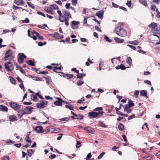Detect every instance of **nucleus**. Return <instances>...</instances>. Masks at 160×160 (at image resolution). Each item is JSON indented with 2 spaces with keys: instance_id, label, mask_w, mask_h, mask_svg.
<instances>
[{
  "instance_id": "59",
  "label": "nucleus",
  "mask_w": 160,
  "mask_h": 160,
  "mask_svg": "<svg viewBox=\"0 0 160 160\" xmlns=\"http://www.w3.org/2000/svg\"><path fill=\"white\" fill-rule=\"evenodd\" d=\"M2 160H9V158L8 156H5L2 158Z\"/></svg>"
},
{
  "instance_id": "51",
  "label": "nucleus",
  "mask_w": 160,
  "mask_h": 160,
  "mask_svg": "<svg viewBox=\"0 0 160 160\" xmlns=\"http://www.w3.org/2000/svg\"><path fill=\"white\" fill-rule=\"evenodd\" d=\"M81 142L79 141H77L76 145V147L77 148H79L81 146Z\"/></svg>"
},
{
  "instance_id": "37",
  "label": "nucleus",
  "mask_w": 160,
  "mask_h": 160,
  "mask_svg": "<svg viewBox=\"0 0 160 160\" xmlns=\"http://www.w3.org/2000/svg\"><path fill=\"white\" fill-rule=\"evenodd\" d=\"M129 44L133 45H138V44L139 42L137 40H134L133 41H129Z\"/></svg>"
},
{
  "instance_id": "20",
  "label": "nucleus",
  "mask_w": 160,
  "mask_h": 160,
  "mask_svg": "<svg viewBox=\"0 0 160 160\" xmlns=\"http://www.w3.org/2000/svg\"><path fill=\"white\" fill-rule=\"evenodd\" d=\"M25 114L24 110L22 109H20L18 111V115L19 118H21Z\"/></svg>"
},
{
  "instance_id": "22",
  "label": "nucleus",
  "mask_w": 160,
  "mask_h": 160,
  "mask_svg": "<svg viewBox=\"0 0 160 160\" xmlns=\"http://www.w3.org/2000/svg\"><path fill=\"white\" fill-rule=\"evenodd\" d=\"M157 23L152 22L148 25V27L149 28H151V31H152L154 28L157 27Z\"/></svg>"
},
{
  "instance_id": "18",
  "label": "nucleus",
  "mask_w": 160,
  "mask_h": 160,
  "mask_svg": "<svg viewBox=\"0 0 160 160\" xmlns=\"http://www.w3.org/2000/svg\"><path fill=\"white\" fill-rule=\"evenodd\" d=\"M71 118L73 119H78L81 120L83 118V115H80V114L77 115L76 114L74 117L72 116Z\"/></svg>"
},
{
  "instance_id": "61",
  "label": "nucleus",
  "mask_w": 160,
  "mask_h": 160,
  "mask_svg": "<svg viewBox=\"0 0 160 160\" xmlns=\"http://www.w3.org/2000/svg\"><path fill=\"white\" fill-rule=\"evenodd\" d=\"M13 9L15 10H17L20 9H21L22 8L21 7H18L15 5H13Z\"/></svg>"
},
{
  "instance_id": "32",
  "label": "nucleus",
  "mask_w": 160,
  "mask_h": 160,
  "mask_svg": "<svg viewBox=\"0 0 160 160\" xmlns=\"http://www.w3.org/2000/svg\"><path fill=\"white\" fill-rule=\"evenodd\" d=\"M26 62L32 66H35V65L34 62L31 60H29L28 61H26Z\"/></svg>"
},
{
  "instance_id": "26",
  "label": "nucleus",
  "mask_w": 160,
  "mask_h": 160,
  "mask_svg": "<svg viewBox=\"0 0 160 160\" xmlns=\"http://www.w3.org/2000/svg\"><path fill=\"white\" fill-rule=\"evenodd\" d=\"M32 100L34 102H37L38 99L37 98V96L34 94H32L31 95Z\"/></svg>"
},
{
  "instance_id": "16",
  "label": "nucleus",
  "mask_w": 160,
  "mask_h": 160,
  "mask_svg": "<svg viewBox=\"0 0 160 160\" xmlns=\"http://www.w3.org/2000/svg\"><path fill=\"white\" fill-rule=\"evenodd\" d=\"M104 12L102 10L97 12L96 13V15L100 18H102Z\"/></svg>"
},
{
  "instance_id": "47",
  "label": "nucleus",
  "mask_w": 160,
  "mask_h": 160,
  "mask_svg": "<svg viewBox=\"0 0 160 160\" xmlns=\"http://www.w3.org/2000/svg\"><path fill=\"white\" fill-rule=\"evenodd\" d=\"M104 38L108 42H112V40L109 39L108 37L106 35H105L104 36Z\"/></svg>"
},
{
  "instance_id": "23",
  "label": "nucleus",
  "mask_w": 160,
  "mask_h": 160,
  "mask_svg": "<svg viewBox=\"0 0 160 160\" xmlns=\"http://www.w3.org/2000/svg\"><path fill=\"white\" fill-rule=\"evenodd\" d=\"M140 95L144 96L147 98H148L147 95V92L145 90H142L140 92Z\"/></svg>"
},
{
  "instance_id": "50",
  "label": "nucleus",
  "mask_w": 160,
  "mask_h": 160,
  "mask_svg": "<svg viewBox=\"0 0 160 160\" xmlns=\"http://www.w3.org/2000/svg\"><path fill=\"white\" fill-rule=\"evenodd\" d=\"M84 83V82L81 80H78L77 81V84L78 86H80L82 84Z\"/></svg>"
},
{
  "instance_id": "39",
  "label": "nucleus",
  "mask_w": 160,
  "mask_h": 160,
  "mask_svg": "<svg viewBox=\"0 0 160 160\" xmlns=\"http://www.w3.org/2000/svg\"><path fill=\"white\" fill-rule=\"evenodd\" d=\"M27 3L28 5V6L29 7L31 8H32L33 9L35 8V7L34 6V5L31 2H27Z\"/></svg>"
},
{
  "instance_id": "62",
  "label": "nucleus",
  "mask_w": 160,
  "mask_h": 160,
  "mask_svg": "<svg viewBox=\"0 0 160 160\" xmlns=\"http://www.w3.org/2000/svg\"><path fill=\"white\" fill-rule=\"evenodd\" d=\"M32 33L33 35H35L36 36H38L39 35V33L34 30H33L32 32Z\"/></svg>"
},
{
  "instance_id": "29",
  "label": "nucleus",
  "mask_w": 160,
  "mask_h": 160,
  "mask_svg": "<svg viewBox=\"0 0 160 160\" xmlns=\"http://www.w3.org/2000/svg\"><path fill=\"white\" fill-rule=\"evenodd\" d=\"M126 62L129 65H131L132 63V61L130 57H128L126 59Z\"/></svg>"
},
{
  "instance_id": "33",
  "label": "nucleus",
  "mask_w": 160,
  "mask_h": 160,
  "mask_svg": "<svg viewBox=\"0 0 160 160\" xmlns=\"http://www.w3.org/2000/svg\"><path fill=\"white\" fill-rule=\"evenodd\" d=\"M33 80L35 81H43V79L40 77H33Z\"/></svg>"
},
{
  "instance_id": "36",
  "label": "nucleus",
  "mask_w": 160,
  "mask_h": 160,
  "mask_svg": "<svg viewBox=\"0 0 160 160\" xmlns=\"http://www.w3.org/2000/svg\"><path fill=\"white\" fill-rule=\"evenodd\" d=\"M62 102H60L59 101H56L54 102V104L57 106H60L62 105Z\"/></svg>"
},
{
  "instance_id": "41",
  "label": "nucleus",
  "mask_w": 160,
  "mask_h": 160,
  "mask_svg": "<svg viewBox=\"0 0 160 160\" xmlns=\"http://www.w3.org/2000/svg\"><path fill=\"white\" fill-rule=\"evenodd\" d=\"M90 63L91 64L93 63V62L90 60V58H88V62H87L85 63V65L87 66H89L90 65Z\"/></svg>"
},
{
  "instance_id": "64",
  "label": "nucleus",
  "mask_w": 160,
  "mask_h": 160,
  "mask_svg": "<svg viewBox=\"0 0 160 160\" xmlns=\"http://www.w3.org/2000/svg\"><path fill=\"white\" fill-rule=\"evenodd\" d=\"M92 155L90 153H88L86 157V160H88L90 159V158H91Z\"/></svg>"
},
{
  "instance_id": "56",
  "label": "nucleus",
  "mask_w": 160,
  "mask_h": 160,
  "mask_svg": "<svg viewBox=\"0 0 160 160\" xmlns=\"http://www.w3.org/2000/svg\"><path fill=\"white\" fill-rule=\"evenodd\" d=\"M131 107L128 104L126 105L124 109V111L126 110V109H129Z\"/></svg>"
},
{
  "instance_id": "6",
  "label": "nucleus",
  "mask_w": 160,
  "mask_h": 160,
  "mask_svg": "<svg viewBox=\"0 0 160 160\" xmlns=\"http://www.w3.org/2000/svg\"><path fill=\"white\" fill-rule=\"evenodd\" d=\"M18 62L19 63H22L23 62L24 59H26V56L22 53H20L18 54Z\"/></svg>"
},
{
  "instance_id": "31",
  "label": "nucleus",
  "mask_w": 160,
  "mask_h": 160,
  "mask_svg": "<svg viewBox=\"0 0 160 160\" xmlns=\"http://www.w3.org/2000/svg\"><path fill=\"white\" fill-rule=\"evenodd\" d=\"M118 128L120 131H123L124 129V126L122 123H120L118 125Z\"/></svg>"
},
{
  "instance_id": "21",
  "label": "nucleus",
  "mask_w": 160,
  "mask_h": 160,
  "mask_svg": "<svg viewBox=\"0 0 160 160\" xmlns=\"http://www.w3.org/2000/svg\"><path fill=\"white\" fill-rule=\"evenodd\" d=\"M9 121L11 122H13L18 120L17 117L15 115H10L9 117Z\"/></svg>"
},
{
  "instance_id": "10",
  "label": "nucleus",
  "mask_w": 160,
  "mask_h": 160,
  "mask_svg": "<svg viewBox=\"0 0 160 160\" xmlns=\"http://www.w3.org/2000/svg\"><path fill=\"white\" fill-rule=\"evenodd\" d=\"M33 108L31 106H27L24 110L25 114H29L32 112V110Z\"/></svg>"
},
{
  "instance_id": "25",
  "label": "nucleus",
  "mask_w": 160,
  "mask_h": 160,
  "mask_svg": "<svg viewBox=\"0 0 160 160\" xmlns=\"http://www.w3.org/2000/svg\"><path fill=\"white\" fill-rule=\"evenodd\" d=\"M114 40L117 43H122L124 41L123 39H120L118 37L114 38Z\"/></svg>"
},
{
  "instance_id": "60",
  "label": "nucleus",
  "mask_w": 160,
  "mask_h": 160,
  "mask_svg": "<svg viewBox=\"0 0 160 160\" xmlns=\"http://www.w3.org/2000/svg\"><path fill=\"white\" fill-rule=\"evenodd\" d=\"M135 117V115L134 114H132L128 118V120H130L134 118Z\"/></svg>"
},
{
  "instance_id": "42",
  "label": "nucleus",
  "mask_w": 160,
  "mask_h": 160,
  "mask_svg": "<svg viewBox=\"0 0 160 160\" xmlns=\"http://www.w3.org/2000/svg\"><path fill=\"white\" fill-rule=\"evenodd\" d=\"M128 103L129 105L131 106V107L134 106V103L130 99H129Z\"/></svg>"
},
{
  "instance_id": "49",
  "label": "nucleus",
  "mask_w": 160,
  "mask_h": 160,
  "mask_svg": "<svg viewBox=\"0 0 160 160\" xmlns=\"http://www.w3.org/2000/svg\"><path fill=\"white\" fill-rule=\"evenodd\" d=\"M156 8V7L155 5H152L151 6V9L152 11H155Z\"/></svg>"
},
{
  "instance_id": "48",
  "label": "nucleus",
  "mask_w": 160,
  "mask_h": 160,
  "mask_svg": "<svg viewBox=\"0 0 160 160\" xmlns=\"http://www.w3.org/2000/svg\"><path fill=\"white\" fill-rule=\"evenodd\" d=\"M103 109V108L102 107H98V108H95L93 111H101Z\"/></svg>"
},
{
  "instance_id": "63",
  "label": "nucleus",
  "mask_w": 160,
  "mask_h": 160,
  "mask_svg": "<svg viewBox=\"0 0 160 160\" xmlns=\"http://www.w3.org/2000/svg\"><path fill=\"white\" fill-rule=\"evenodd\" d=\"M56 157V156L55 154H52V155H50L49 158L50 159H52L55 158Z\"/></svg>"
},
{
  "instance_id": "1",
  "label": "nucleus",
  "mask_w": 160,
  "mask_h": 160,
  "mask_svg": "<svg viewBox=\"0 0 160 160\" xmlns=\"http://www.w3.org/2000/svg\"><path fill=\"white\" fill-rule=\"evenodd\" d=\"M62 15L61 17L59 18V20L61 22H65V24L67 26L69 25V19L71 18L70 13L67 11H62Z\"/></svg>"
},
{
  "instance_id": "40",
  "label": "nucleus",
  "mask_w": 160,
  "mask_h": 160,
  "mask_svg": "<svg viewBox=\"0 0 160 160\" xmlns=\"http://www.w3.org/2000/svg\"><path fill=\"white\" fill-rule=\"evenodd\" d=\"M86 75V74L85 73H81L80 74H79V76H78V77H77V78H79L80 79H81L83 77L85 76Z\"/></svg>"
},
{
  "instance_id": "9",
  "label": "nucleus",
  "mask_w": 160,
  "mask_h": 160,
  "mask_svg": "<svg viewBox=\"0 0 160 160\" xmlns=\"http://www.w3.org/2000/svg\"><path fill=\"white\" fill-rule=\"evenodd\" d=\"M84 130L86 131V132L88 133L94 134L95 133L93 128L91 127H85L84 128Z\"/></svg>"
},
{
  "instance_id": "19",
  "label": "nucleus",
  "mask_w": 160,
  "mask_h": 160,
  "mask_svg": "<svg viewBox=\"0 0 160 160\" xmlns=\"http://www.w3.org/2000/svg\"><path fill=\"white\" fill-rule=\"evenodd\" d=\"M152 31V32L154 34H158L160 33V28L158 27V25H157V27H156L155 28H154V29Z\"/></svg>"
},
{
  "instance_id": "53",
  "label": "nucleus",
  "mask_w": 160,
  "mask_h": 160,
  "mask_svg": "<svg viewBox=\"0 0 160 160\" xmlns=\"http://www.w3.org/2000/svg\"><path fill=\"white\" fill-rule=\"evenodd\" d=\"M45 11L47 12L48 13L50 10H51V8H50V7H46L45 8Z\"/></svg>"
},
{
  "instance_id": "2",
  "label": "nucleus",
  "mask_w": 160,
  "mask_h": 160,
  "mask_svg": "<svg viewBox=\"0 0 160 160\" xmlns=\"http://www.w3.org/2000/svg\"><path fill=\"white\" fill-rule=\"evenodd\" d=\"M114 32L117 35L121 37H124L127 35V32L121 26H118L115 28Z\"/></svg>"
},
{
  "instance_id": "52",
  "label": "nucleus",
  "mask_w": 160,
  "mask_h": 160,
  "mask_svg": "<svg viewBox=\"0 0 160 160\" xmlns=\"http://www.w3.org/2000/svg\"><path fill=\"white\" fill-rule=\"evenodd\" d=\"M65 107L66 108H68L70 110H73L74 108L72 106H69L68 105H65Z\"/></svg>"
},
{
  "instance_id": "57",
  "label": "nucleus",
  "mask_w": 160,
  "mask_h": 160,
  "mask_svg": "<svg viewBox=\"0 0 160 160\" xmlns=\"http://www.w3.org/2000/svg\"><path fill=\"white\" fill-rule=\"evenodd\" d=\"M105 153L104 152H102L98 157V159H100L105 154Z\"/></svg>"
},
{
  "instance_id": "12",
  "label": "nucleus",
  "mask_w": 160,
  "mask_h": 160,
  "mask_svg": "<svg viewBox=\"0 0 160 160\" xmlns=\"http://www.w3.org/2000/svg\"><path fill=\"white\" fill-rule=\"evenodd\" d=\"M79 24V21H73L71 22V27L73 29H76L77 28V27L75 26L76 25H78Z\"/></svg>"
},
{
  "instance_id": "14",
  "label": "nucleus",
  "mask_w": 160,
  "mask_h": 160,
  "mask_svg": "<svg viewBox=\"0 0 160 160\" xmlns=\"http://www.w3.org/2000/svg\"><path fill=\"white\" fill-rule=\"evenodd\" d=\"M34 129L35 131L38 133H39L43 132L42 127L41 126H38Z\"/></svg>"
},
{
  "instance_id": "24",
  "label": "nucleus",
  "mask_w": 160,
  "mask_h": 160,
  "mask_svg": "<svg viewBox=\"0 0 160 160\" xmlns=\"http://www.w3.org/2000/svg\"><path fill=\"white\" fill-rule=\"evenodd\" d=\"M0 111L7 112L8 111V108L7 107L5 106L0 105Z\"/></svg>"
},
{
  "instance_id": "34",
  "label": "nucleus",
  "mask_w": 160,
  "mask_h": 160,
  "mask_svg": "<svg viewBox=\"0 0 160 160\" xmlns=\"http://www.w3.org/2000/svg\"><path fill=\"white\" fill-rule=\"evenodd\" d=\"M139 2L145 7L148 6L147 1L145 0H139Z\"/></svg>"
},
{
  "instance_id": "27",
  "label": "nucleus",
  "mask_w": 160,
  "mask_h": 160,
  "mask_svg": "<svg viewBox=\"0 0 160 160\" xmlns=\"http://www.w3.org/2000/svg\"><path fill=\"white\" fill-rule=\"evenodd\" d=\"M98 124L99 125L100 127L103 128L108 127V126L107 125H105V124L101 121H99L98 122Z\"/></svg>"
},
{
  "instance_id": "17",
  "label": "nucleus",
  "mask_w": 160,
  "mask_h": 160,
  "mask_svg": "<svg viewBox=\"0 0 160 160\" xmlns=\"http://www.w3.org/2000/svg\"><path fill=\"white\" fill-rule=\"evenodd\" d=\"M129 67H127V68H129ZM115 68L118 70L119 68H120L121 70H125L126 68V67L123 64H121L119 66L118 65L115 67Z\"/></svg>"
},
{
  "instance_id": "58",
  "label": "nucleus",
  "mask_w": 160,
  "mask_h": 160,
  "mask_svg": "<svg viewBox=\"0 0 160 160\" xmlns=\"http://www.w3.org/2000/svg\"><path fill=\"white\" fill-rule=\"evenodd\" d=\"M48 73V72L47 71H40L38 73L43 74H46Z\"/></svg>"
},
{
  "instance_id": "55",
  "label": "nucleus",
  "mask_w": 160,
  "mask_h": 160,
  "mask_svg": "<svg viewBox=\"0 0 160 160\" xmlns=\"http://www.w3.org/2000/svg\"><path fill=\"white\" fill-rule=\"evenodd\" d=\"M70 118H62L59 119V120L60 121H68L69 120Z\"/></svg>"
},
{
  "instance_id": "35",
  "label": "nucleus",
  "mask_w": 160,
  "mask_h": 160,
  "mask_svg": "<svg viewBox=\"0 0 160 160\" xmlns=\"http://www.w3.org/2000/svg\"><path fill=\"white\" fill-rule=\"evenodd\" d=\"M34 152V151L33 150L30 149L28 150V154L29 157H30L32 156V154Z\"/></svg>"
},
{
  "instance_id": "11",
  "label": "nucleus",
  "mask_w": 160,
  "mask_h": 160,
  "mask_svg": "<svg viewBox=\"0 0 160 160\" xmlns=\"http://www.w3.org/2000/svg\"><path fill=\"white\" fill-rule=\"evenodd\" d=\"M61 76H62L63 77L66 78L67 79H70L74 77L72 74H64L62 72H61Z\"/></svg>"
},
{
  "instance_id": "3",
  "label": "nucleus",
  "mask_w": 160,
  "mask_h": 160,
  "mask_svg": "<svg viewBox=\"0 0 160 160\" xmlns=\"http://www.w3.org/2000/svg\"><path fill=\"white\" fill-rule=\"evenodd\" d=\"M104 113L103 111H98V112H91L88 113V117L89 118H96L98 116H102Z\"/></svg>"
},
{
  "instance_id": "46",
  "label": "nucleus",
  "mask_w": 160,
  "mask_h": 160,
  "mask_svg": "<svg viewBox=\"0 0 160 160\" xmlns=\"http://www.w3.org/2000/svg\"><path fill=\"white\" fill-rule=\"evenodd\" d=\"M139 93V91L138 90H137L134 92V96L135 98H137Z\"/></svg>"
},
{
  "instance_id": "5",
  "label": "nucleus",
  "mask_w": 160,
  "mask_h": 160,
  "mask_svg": "<svg viewBox=\"0 0 160 160\" xmlns=\"http://www.w3.org/2000/svg\"><path fill=\"white\" fill-rule=\"evenodd\" d=\"M5 68L8 71H12L14 69L12 64L10 62H8L5 64Z\"/></svg>"
},
{
  "instance_id": "15",
  "label": "nucleus",
  "mask_w": 160,
  "mask_h": 160,
  "mask_svg": "<svg viewBox=\"0 0 160 160\" xmlns=\"http://www.w3.org/2000/svg\"><path fill=\"white\" fill-rule=\"evenodd\" d=\"M159 39V37L155 34H154L150 38V40L152 41H154L158 40Z\"/></svg>"
},
{
  "instance_id": "38",
  "label": "nucleus",
  "mask_w": 160,
  "mask_h": 160,
  "mask_svg": "<svg viewBox=\"0 0 160 160\" xmlns=\"http://www.w3.org/2000/svg\"><path fill=\"white\" fill-rule=\"evenodd\" d=\"M6 143L7 144H13L15 143V141L11 140L10 139H8L6 141Z\"/></svg>"
},
{
  "instance_id": "28",
  "label": "nucleus",
  "mask_w": 160,
  "mask_h": 160,
  "mask_svg": "<svg viewBox=\"0 0 160 160\" xmlns=\"http://www.w3.org/2000/svg\"><path fill=\"white\" fill-rule=\"evenodd\" d=\"M50 8H51V10L59 9V8L57 5L55 4L51 5H50Z\"/></svg>"
},
{
  "instance_id": "54",
  "label": "nucleus",
  "mask_w": 160,
  "mask_h": 160,
  "mask_svg": "<svg viewBox=\"0 0 160 160\" xmlns=\"http://www.w3.org/2000/svg\"><path fill=\"white\" fill-rule=\"evenodd\" d=\"M77 3V0H72V4L73 6H75Z\"/></svg>"
},
{
  "instance_id": "45",
  "label": "nucleus",
  "mask_w": 160,
  "mask_h": 160,
  "mask_svg": "<svg viewBox=\"0 0 160 160\" xmlns=\"http://www.w3.org/2000/svg\"><path fill=\"white\" fill-rule=\"evenodd\" d=\"M26 141L27 142H31L32 141L31 140V138L28 136H26L25 138Z\"/></svg>"
},
{
  "instance_id": "7",
  "label": "nucleus",
  "mask_w": 160,
  "mask_h": 160,
  "mask_svg": "<svg viewBox=\"0 0 160 160\" xmlns=\"http://www.w3.org/2000/svg\"><path fill=\"white\" fill-rule=\"evenodd\" d=\"M10 106L14 110H16L20 108V106L13 102H10L9 103Z\"/></svg>"
},
{
  "instance_id": "13",
  "label": "nucleus",
  "mask_w": 160,
  "mask_h": 160,
  "mask_svg": "<svg viewBox=\"0 0 160 160\" xmlns=\"http://www.w3.org/2000/svg\"><path fill=\"white\" fill-rule=\"evenodd\" d=\"M14 2L18 5H24L25 4L23 0H14Z\"/></svg>"
},
{
  "instance_id": "44",
  "label": "nucleus",
  "mask_w": 160,
  "mask_h": 160,
  "mask_svg": "<svg viewBox=\"0 0 160 160\" xmlns=\"http://www.w3.org/2000/svg\"><path fill=\"white\" fill-rule=\"evenodd\" d=\"M89 18L88 17H85L84 18L83 20V24H86V26H88L89 25L87 24V19Z\"/></svg>"
},
{
  "instance_id": "30",
  "label": "nucleus",
  "mask_w": 160,
  "mask_h": 160,
  "mask_svg": "<svg viewBox=\"0 0 160 160\" xmlns=\"http://www.w3.org/2000/svg\"><path fill=\"white\" fill-rule=\"evenodd\" d=\"M60 34L58 32H55L53 35V37L55 38H57L58 39H60Z\"/></svg>"
},
{
  "instance_id": "43",
  "label": "nucleus",
  "mask_w": 160,
  "mask_h": 160,
  "mask_svg": "<svg viewBox=\"0 0 160 160\" xmlns=\"http://www.w3.org/2000/svg\"><path fill=\"white\" fill-rule=\"evenodd\" d=\"M9 78H10V81H11V83L13 84H16V81L15 80V79H14L13 78H12V77H11V76H10L9 77Z\"/></svg>"
},
{
  "instance_id": "4",
  "label": "nucleus",
  "mask_w": 160,
  "mask_h": 160,
  "mask_svg": "<svg viewBox=\"0 0 160 160\" xmlns=\"http://www.w3.org/2000/svg\"><path fill=\"white\" fill-rule=\"evenodd\" d=\"M47 104L48 102L47 101L41 100L39 103L36 104V106L37 108L41 109L44 108L45 107V105H47Z\"/></svg>"
},
{
  "instance_id": "8",
  "label": "nucleus",
  "mask_w": 160,
  "mask_h": 160,
  "mask_svg": "<svg viewBox=\"0 0 160 160\" xmlns=\"http://www.w3.org/2000/svg\"><path fill=\"white\" fill-rule=\"evenodd\" d=\"M12 55V52L10 50H8L6 51L5 53V56L4 57V60H7L8 58Z\"/></svg>"
}]
</instances>
